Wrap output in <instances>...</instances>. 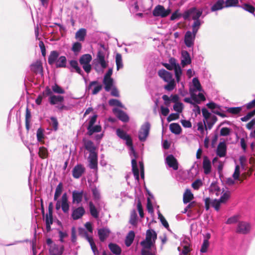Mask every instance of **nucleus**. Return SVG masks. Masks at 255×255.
<instances>
[{
    "mask_svg": "<svg viewBox=\"0 0 255 255\" xmlns=\"http://www.w3.org/2000/svg\"><path fill=\"white\" fill-rule=\"evenodd\" d=\"M113 112L116 114L117 117L122 122H127L129 120V118L127 114L124 111L114 108Z\"/></svg>",
    "mask_w": 255,
    "mask_h": 255,
    "instance_id": "412c9836",
    "label": "nucleus"
},
{
    "mask_svg": "<svg viewBox=\"0 0 255 255\" xmlns=\"http://www.w3.org/2000/svg\"><path fill=\"white\" fill-rule=\"evenodd\" d=\"M245 10L248 11L249 12L254 14L255 11V8L252 5L248 3H244L242 5H240V7Z\"/></svg>",
    "mask_w": 255,
    "mask_h": 255,
    "instance_id": "8fccbe9b",
    "label": "nucleus"
},
{
    "mask_svg": "<svg viewBox=\"0 0 255 255\" xmlns=\"http://www.w3.org/2000/svg\"><path fill=\"white\" fill-rule=\"evenodd\" d=\"M85 213V210L82 206L73 208L71 217L73 220H77L81 219Z\"/></svg>",
    "mask_w": 255,
    "mask_h": 255,
    "instance_id": "9b49d317",
    "label": "nucleus"
},
{
    "mask_svg": "<svg viewBox=\"0 0 255 255\" xmlns=\"http://www.w3.org/2000/svg\"><path fill=\"white\" fill-rule=\"evenodd\" d=\"M86 35V30L84 28L78 30L75 34V38L79 41H83Z\"/></svg>",
    "mask_w": 255,
    "mask_h": 255,
    "instance_id": "4c0bfd02",
    "label": "nucleus"
},
{
    "mask_svg": "<svg viewBox=\"0 0 255 255\" xmlns=\"http://www.w3.org/2000/svg\"><path fill=\"white\" fill-rule=\"evenodd\" d=\"M102 85L97 81H93L90 82L89 84L86 87V91L87 92H91L92 95L97 94L102 89Z\"/></svg>",
    "mask_w": 255,
    "mask_h": 255,
    "instance_id": "1a4fd4ad",
    "label": "nucleus"
},
{
    "mask_svg": "<svg viewBox=\"0 0 255 255\" xmlns=\"http://www.w3.org/2000/svg\"><path fill=\"white\" fill-rule=\"evenodd\" d=\"M170 13L169 10H166L163 6L158 5L154 8L152 13L154 16H161L165 17Z\"/></svg>",
    "mask_w": 255,
    "mask_h": 255,
    "instance_id": "f8f14e48",
    "label": "nucleus"
},
{
    "mask_svg": "<svg viewBox=\"0 0 255 255\" xmlns=\"http://www.w3.org/2000/svg\"><path fill=\"white\" fill-rule=\"evenodd\" d=\"M203 168L204 172L206 175L210 174L211 172V163L210 159L207 156H204L203 157Z\"/></svg>",
    "mask_w": 255,
    "mask_h": 255,
    "instance_id": "a211bd4d",
    "label": "nucleus"
},
{
    "mask_svg": "<svg viewBox=\"0 0 255 255\" xmlns=\"http://www.w3.org/2000/svg\"><path fill=\"white\" fill-rule=\"evenodd\" d=\"M209 245V241L208 239H205L203 241V243L202 245L200 252L203 253H206Z\"/></svg>",
    "mask_w": 255,
    "mask_h": 255,
    "instance_id": "6e6d98bb",
    "label": "nucleus"
},
{
    "mask_svg": "<svg viewBox=\"0 0 255 255\" xmlns=\"http://www.w3.org/2000/svg\"><path fill=\"white\" fill-rule=\"evenodd\" d=\"M92 60V56L89 54H85L82 55L79 58V62L82 66L84 71L89 73L91 70L92 67L90 62Z\"/></svg>",
    "mask_w": 255,
    "mask_h": 255,
    "instance_id": "0eeeda50",
    "label": "nucleus"
},
{
    "mask_svg": "<svg viewBox=\"0 0 255 255\" xmlns=\"http://www.w3.org/2000/svg\"><path fill=\"white\" fill-rule=\"evenodd\" d=\"M51 89L53 92L56 94H63L65 93V90L56 83L51 86Z\"/></svg>",
    "mask_w": 255,
    "mask_h": 255,
    "instance_id": "09e8293b",
    "label": "nucleus"
},
{
    "mask_svg": "<svg viewBox=\"0 0 255 255\" xmlns=\"http://www.w3.org/2000/svg\"><path fill=\"white\" fill-rule=\"evenodd\" d=\"M110 251L114 254L117 255H119L121 254V249L119 246L114 243H110L108 245Z\"/></svg>",
    "mask_w": 255,
    "mask_h": 255,
    "instance_id": "f704fd0d",
    "label": "nucleus"
},
{
    "mask_svg": "<svg viewBox=\"0 0 255 255\" xmlns=\"http://www.w3.org/2000/svg\"><path fill=\"white\" fill-rule=\"evenodd\" d=\"M64 97L61 95H53L49 97L48 101L51 105H54L58 103H62L64 101Z\"/></svg>",
    "mask_w": 255,
    "mask_h": 255,
    "instance_id": "b1692460",
    "label": "nucleus"
},
{
    "mask_svg": "<svg viewBox=\"0 0 255 255\" xmlns=\"http://www.w3.org/2000/svg\"><path fill=\"white\" fill-rule=\"evenodd\" d=\"M178 63L176 62V60L173 57H171L169 60V63H163L162 65L168 70H172L174 69L175 67L177 66Z\"/></svg>",
    "mask_w": 255,
    "mask_h": 255,
    "instance_id": "7c9ffc66",
    "label": "nucleus"
},
{
    "mask_svg": "<svg viewBox=\"0 0 255 255\" xmlns=\"http://www.w3.org/2000/svg\"><path fill=\"white\" fill-rule=\"evenodd\" d=\"M239 219V215H234L228 218L226 223L227 224H232L237 223Z\"/></svg>",
    "mask_w": 255,
    "mask_h": 255,
    "instance_id": "0e129e2a",
    "label": "nucleus"
},
{
    "mask_svg": "<svg viewBox=\"0 0 255 255\" xmlns=\"http://www.w3.org/2000/svg\"><path fill=\"white\" fill-rule=\"evenodd\" d=\"M64 251L63 246H58L54 245L51 246L49 249L50 255H62Z\"/></svg>",
    "mask_w": 255,
    "mask_h": 255,
    "instance_id": "6ab92c4d",
    "label": "nucleus"
},
{
    "mask_svg": "<svg viewBox=\"0 0 255 255\" xmlns=\"http://www.w3.org/2000/svg\"><path fill=\"white\" fill-rule=\"evenodd\" d=\"M242 111V107H231L229 108L227 110V111L233 114H238Z\"/></svg>",
    "mask_w": 255,
    "mask_h": 255,
    "instance_id": "680f3d73",
    "label": "nucleus"
},
{
    "mask_svg": "<svg viewBox=\"0 0 255 255\" xmlns=\"http://www.w3.org/2000/svg\"><path fill=\"white\" fill-rule=\"evenodd\" d=\"M69 64L70 67L74 69L77 73L81 75H83V72L79 66L77 61L75 60H71L69 61Z\"/></svg>",
    "mask_w": 255,
    "mask_h": 255,
    "instance_id": "c9c22d12",
    "label": "nucleus"
},
{
    "mask_svg": "<svg viewBox=\"0 0 255 255\" xmlns=\"http://www.w3.org/2000/svg\"><path fill=\"white\" fill-rule=\"evenodd\" d=\"M84 146L86 150L89 151V154L97 153L96 152V147L94 143L90 140H86L84 141Z\"/></svg>",
    "mask_w": 255,
    "mask_h": 255,
    "instance_id": "a878e982",
    "label": "nucleus"
},
{
    "mask_svg": "<svg viewBox=\"0 0 255 255\" xmlns=\"http://www.w3.org/2000/svg\"><path fill=\"white\" fill-rule=\"evenodd\" d=\"M226 154V145L224 142H220L217 148V154L220 157H224Z\"/></svg>",
    "mask_w": 255,
    "mask_h": 255,
    "instance_id": "bb28decb",
    "label": "nucleus"
},
{
    "mask_svg": "<svg viewBox=\"0 0 255 255\" xmlns=\"http://www.w3.org/2000/svg\"><path fill=\"white\" fill-rule=\"evenodd\" d=\"M137 215L135 210H132L130 213L129 223L133 226L137 224Z\"/></svg>",
    "mask_w": 255,
    "mask_h": 255,
    "instance_id": "de8ad7c7",
    "label": "nucleus"
},
{
    "mask_svg": "<svg viewBox=\"0 0 255 255\" xmlns=\"http://www.w3.org/2000/svg\"><path fill=\"white\" fill-rule=\"evenodd\" d=\"M182 56L183 57V59L181 60V63L183 65L189 64L191 62V60L189 54L187 51H184L182 52Z\"/></svg>",
    "mask_w": 255,
    "mask_h": 255,
    "instance_id": "79ce46f5",
    "label": "nucleus"
},
{
    "mask_svg": "<svg viewBox=\"0 0 255 255\" xmlns=\"http://www.w3.org/2000/svg\"><path fill=\"white\" fill-rule=\"evenodd\" d=\"M91 190L93 194V199L97 203L100 200L101 197L100 191L98 189V188L96 186L93 187L92 188Z\"/></svg>",
    "mask_w": 255,
    "mask_h": 255,
    "instance_id": "a18cd8bd",
    "label": "nucleus"
},
{
    "mask_svg": "<svg viewBox=\"0 0 255 255\" xmlns=\"http://www.w3.org/2000/svg\"><path fill=\"white\" fill-rule=\"evenodd\" d=\"M174 70L176 81L179 83L182 74L181 68L179 64L175 67Z\"/></svg>",
    "mask_w": 255,
    "mask_h": 255,
    "instance_id": "49530a36",
    "label": "nucleus"
},
{
    "mask_svg": "<svg viewBox=\"0 0 255 255\" xmlns=\"http://www.w3.org/2000/svg\"><path fill=\"white\" fill-rule=\"evenodd\" d=\"M224 2L225 7H240L239 5V0H225Z\"/></svg>",
    "mask_w": 255,
    "mask_h": 255,
    "instance_id": "a19ab883",
    "label": "nucleus"
},
{
    "mask_svg": "<svg viewBox=\"0 0 255 255\" xmlns=\"http://www.w3.org/2000/svg\"><path fill=\"white\" fill-rule=\"evenodd\" d=\"M192 83L193 86L195 89H194L195 90V92H196V91H198L199 92L202 91L201 85L197 78H194L192 80Z\"/></svg>",
    "mask_w": 255,
    "mask_h": 255,
    "instance_id": "603ef678",
    "label": "nucleus"
},
{
    "mask_svg": "<svg viewBox=\"0 0 255 255\" xmlns=\"http://www.w3.org/2000/svg\"><path fill=\"white\" fill-rule=\"evenodd\" d=\"M255 115V110H253L249 112L246 116L241 118V120L242 122H247L252 117Z\"/></svg>",
    "mask_w": 255,
    "mask_h": 255,
    "instance_id": "13d9d810",
    "label": "nucleus"
},
{
    "mask_svg": "<svg viewBox=\"0 0 255 255\" xmlns=\"http://www.w3.org/2000/svg\"><path fill=\"white\" fill-rule=\"evenodd\" d=\"M193 198V194L189 189H187L183 194V201L184 204L189 203Z\"/></svg>",
    "mask_w": 255,
    "mask_h": 255,
    "instance_id": "72a5a7b5",
    "label": "nucleus"
},
{
    "mask_svg": "<svg viewBox=\"0 0 255 255\" xmlns=\"http://www.w3.org/2000/svg\"><path fill=\"white\" fill-rule=\"evenodd\" d=\"M85 236L86 240L89 242L94 255H98L99 254V251L97 248L96 244L94 242L93 237L92 236H89L87 233H86Z\"/></svg>",
    "mask_w": 255,
    "mask_h": 255,
    "instance_id": "393cba45",
    "label": "nucleus"
},
{
    "mask_svg": "<svg viewBox=\"0 0 255 255\" xmlns=\"http://www.w3.org/2000/svg\"><path fill=\"white\" fill-rule=\"evenodd\" d=\"M67 59L64 56H59L55 63L56 68H65L66 67Z\"/></svg>",
    "mask_w": 255,
    "mask_h": 255,
    "instance_id": "2f4dec72",
    "label": "nucleus"
},
{
    "mask_svg": "<svg viewBox=\"0 0 255 255\" xmlns=\"http://www.w3.org/2000/svg\"><path fill=\"white\" fill-rule=\"evenodd\" d=\"M38 154L40 157L42 158H46L48 157V152L47 148L45 147H40L39 148Z\"/></svg>",
    "mask_w": 255,
    "mask_h": 255,
    "instance_id": "864d4df0",
    "label": "nucleus"
},
{
    "mask_svg": "<svg viewBox=\"0 0 255 255\" xmlns=\"http://www.w3.org/2000/svg\"><path fill=\"white\" fill-rule=\"evenodd\" d=\"M166 162L167 165L173 168V169L176 170L178 169V163L176 158L172 154L168 155L166 158Z\"/></svg>",
    "mask_w": 255,
    "mask_h": 255,
    "instance_id": "f3484780",
    "label": "nucleus"
},
{
    "mask_svg": "<svg viewBox=\"0 0 255 255\" xmlns=\"http://www.w3.org/2000/svg\"><path fill=\"white\" fill-rule=\"evenodd\" d=\"M116 62L117 65V70H119L123 67L122 55L117 53L116 56Z\"/></svg>",
    "mask_w": 255,
    "mask_h": 255,
    "instance_id": "3c124183",
    "label": "nucleus"
},
{
    "mask_svg": "<svg viewBox=\"0 0 255 255\" xmlns=\"http://www.w3.org/2000/svg\"><path fill=\"white\" fill-rule=\"evenodd\" d=\"M86 169L83 165L78 164L74 166L72 170L73 177L75 179L81 177L85 173Z\"/></svg>",
    "mask_w": 255,
    "mask_h": 255,
    "instance_id": "ddd939ff",
    "label": "nucleus"
},
{
    "mask_svg": "<svg viewBox=\"0 0 255 255\" xmlns=\"http://www.w3.org/2000/svg\"><path fill=\"white\" fill-rule=\"evenodd\" d=\"M203 13L202 8H197L196 7H191L186 10L182 14V17L184 20L192 19L194 20L192 25L196 24V28H200L203 21L199 19Z\"/></svg>",
    "mask_w": 255,
    "mask_h": 255,
    "instance_id": "7ed1b4c3",
    "label": "nucleus"
},
{
    "mask_svg": "<svg viewBox=\"0 0 255 255\" xmlns=\"http://www.w3.org/2000/svg\"><path fill=\"white\" fill-rule=\"evenodd\" d=\"M240 175V166L237 164L235 166L234 172L233 174V177L235 180H239Z\"/></svg>",
    "mask_w": 255,
    "mask_h": 255,
    "instance_id": "052dcab7",
    "label": "nucleus"
},
{
    "mask_svg": "<svg viewBox=\"0 0 255 255\" xmlns=\"http://www.w3.org/2000/svg\"><path fill=\"white\" fill-rule=\"evenodd\" d=\"M158 74L161 79L167 83V85L164 87L165 90L171 91L175 88L176 83L170 72L162 69L158 71Z\"/></svg>",
    "mask_w": 255,
    "mask_h": 255,
    "instance_id": "20e7f679",
    "label": "nucleus"
},
{
    "mask_svg": "<svg viewBox=\"0 0 255 255\" xmlns=\"http://www.w3.org/2000/svg\"><path fill=\"white\" fill-rule=\"evenodd\" d=\"M183 109V105L182 103L180 102L175 103L173 106V110L177 112L178 114L182 112Z\"/></svg>",
    "mask_w": 255,
    "mask_h": 255,
    "instance_id": "4d7b16f0",
    "label": "nucleus"
},
{
    "mask_svg": "<svg viewBox=\"0 0 255 255\" xmlns=\"http://www.w3.org/2000/svg\"><path fill=\"white\" fill-rule=\"evenodd\" d=\"M157 234L153 229H148L146 232L145 239L140 244L142 247L141 255H155L153 249H155V243Z\"/></svg>",
    "mask_w": 255,
    "mask_h": 255,
    "instance_id": "f03ea898",
    "label": "nucleus"
},
{
    "mask_svg": "<svg viewBox=\"0 0 255 255\" xmlns=\"http://www.w3.org/2000/svg\"><path fill=\"white\" fill-rule=\"evenodd\" d=\"M37 141L41 142L44 138L43 130L41 128H39L36 132Z\"/></svg>",
    "mask_w": 255,
    "mask_h": 255,
    "instance_id": "69168bd1",
    "label": "nucleus"
},
{
    "mask_svg": "<svg viewBox=\"0 0 255 255\" xmlns=\"http://www.w3.org/2000/svg\"><path fill=\"white\" fill-rule=\"evenodd\" d=\"M150 125L148 122L145 123L141 126L138 131V138L140 141H144L146 140L148 136Z\"/></svg>",
    "mask_w": 255,
    "mask_h": 255,
    "instance_id": "6e6552de",
    "label": "nucleus"
},
{
    "mask_svg": "<svg viewBox=\"0 0 255 255\" xmlns=\"http://www.w3.org/2000/svg\"><path fill=\"white\" fill-rule=\"evenodd\" d=\"M89 167L92 169L98 170V155L97 153L89 154L88 157Z\"/></svg>",
    "mask_w": 255,
    "mask_h": 255,
    "instance_id": "4468645a",
    "label": "nucleus"
},
{
    "mask_svg": "<svg viewBox=\"0 0 255 255\" xmlns=\"http://www.w3.org/2000/svg\"><path fill=\"white\" fill-rule=\"evenodd\" d=\"M84 195L83 190H74L72 192V203L78 204L81 202Z\"/></svg>",
    "mask_w": 255,
    "mask_h": 255,
    "instance_id": "dca6fc26",
    "label": "nucleus"
},
{
    "mask_svg": "<svg viewBox=\"0 0 255 255\" xmlns=\"http://www.w3.org/2000/svg\"><path fill=\"white\" fill-rule=\"evenodd\" d=\"M111 231L108 228L104 227L98 229V235L101 242H104L109 236Z\"/></svg>",
    "mask_w": 255,
    "mask_h": 255,
    "instance_id": "2eb2a0df",
    "label": "nucleus"
},
{
    "mask_svg": "<svg viewBox=\"0 0 255 255\" xmlns=\"http://www.w3.org/2000/svg\"><path fill=\"white\" fill-rule=\"evenodd\" d=\"M169 129L171 132L175 134H179L181 132L180 126L177 123L171 124L169 126Z\"/></svg>",
    "mask_w": 255,
    "mask_h": 255,
    "instance_id": "e433bc0d",
    "label": "nucleus"
},
{
    "mask_svg": "<svg viewBox=\"0 0 255 255\" xmlns=\"http://www.w3.org/2000/svg\"><path fill=\"white\" fill-rule=\"evenodd\" d=\"M103 82L105 85V90L109 92L113 87V79L112 78H104Z\"/></svg>",
    "mask_w": 255,
    "mask_h": 255,
    "instance_id": "c85d7f7f",
    "label": "nucleus"
},
{
    "mask_svg": "<svg viewBox=\"0 0 255 255\" xmlns=\"http://www.w3.org/2000/svg\"><path fill=\"white\" fill-rule=\"evenodd\" d=\"M162 98L163 100L164 101V103L165 105L168 107L170 106L171 103H172V101H171L170 97H169L168 96L166 95H164L162 96Z\"/></svg>",
    "mask_w": 255,
    "mask_h": 255,
    "instance_id": "774afa93",
    "label": "nucleus"
},
{
    "mask_svg": "<svg viewBox=\"0 0 255 255\" xmlns=\"http://www.w3.org/2000/svg\"><path fill=\"white\" fill-rule=\"evenodd\" d=\"M88 133L89 135H92L94 132H99L101 130V127L100 126L96 125L92 126L90 128L89 127H87Z\"/></svg>",
    "mask_w": 255,
    "mask_h": 255,
    "instance_id": "37998d69",
    "label": "nucleus"
},
{
    "mask_svg": "<svg viewBox=\"0 0 255 255\" xmlns=\"http://www.w3.org/2000/svg\"><path fill=\"white\" fill-rule=\"evenodd\" d=\"M109 104L111 106H117L120 108H124L122 103L118 100L112 99L109 101Z\"/></svg>",
    "mask_w": 255,
    "mask_h": 255,
    "instance_id": "5fc2aeb1",
    "label": "nucleus"
},
{
    "mask_svg": "<svg viewBox=\"0 0 255 255\" xmlns=\"http://www.w3.org/2000/svg\"><path fill=\"white\" fill-rule=\"evenodd\" d=\"M106 54L104 50L98 51L96 58L93 61L95 70L99 72L101 70L105 69L108 66V61L106 60Z\"/></svg>",
    "mask_w": 255,
    "mask_h": 255,
    "instance_id": "39448f33",
    "label": "nucleus"
},
{
    "mask_svg": "<svg viewBox=\"0 0 255 255\" xmlns=\"http://www.w3.org/2000/svg\"><path fill=\"white\" fill-rule=\"evenodd\" d=\"M224 0H218L211 7V11L221 10L225 7Z\"/></svg>",
    "mask_w": 255,
    "mask_h": 255,
    "instance_id": "c756f323",
    "label": "nucleus"
},
{
    "mask_svg": "<svg viewBox=\"0 0 255 255\" xmlns=\"http://www.w3.org/2000/svg\"><path fill=\"white\" fill-rule=\"evenodd\" d=\"M230 196V192L229 191H227L225 193L223 194V195L221 196L219 200L222 203H225L229 199Z\"/></svg>",
    "mask_w": 255,
    "mask_h": 255,
    "instance_id": "e2e57ef3",
    "label": "nucleus"
},
{
    "mask_svg": "<svg viewBox=\"0 0 255 255\" xmlns=\"http://www.w3.org/2000/svg\"><path fill=\"white\" fill-rule=\"evenodd\" d=\"M59 57V53L58 51L56 50L51 51L48 58L49 64L50 65L55 64Z\"/></svg>",
    "mask_w": 255,
    "mask_h": 255,
    "instance_id": "4be33fe9",
    "label": "nucleus"
},
{
    "mask_svg": "<svg viewBox=\"0 0 255 255\" xmlns=\"http://www.w3.org/2000/svg\"><path fill=\"white\" fill-rule=\"evenodd\" d=\"M135 237V233L133 231H130L127 235L125 243L127 247H130L132 244Z\"/></svg>",
    "mask_w": 255,
    "mask_h": 255,
    "instance_id": "cd10ccee",
    "label": "nucleus"
},
{
    "mask_svg": "<svg viewBox=\"0 0 255 255\" xmlns=\"http://www.w3.org/2000/svg\"><path fill=\"white\" fill-rule=\"evenodd\" d=\"M251 230L250 224L247 222L240 221L237 225L236 232L242 234H247L249 233Z\"/></svg>",
    "mask_w": 255,
    "mask_h": 255,
    "instance_id": "9d476101",
    "label": "nucleus"
},
{
    "mask_svg": "<svg viewBox=\"0 0 255 255\" xmlns=\"http://www.w3.org/2000/svg\"><path fill=\"white\" fill-rule=\"evenodd\" d=\"M116 134L120 138L126 141V144L128 146L130 149V155H133L134 158L131 160L132 171L136 180H139V169L137 167V162L135 159L136 152L133 148L132 140L131 137L124 130L121 128H118L116 130Z\"/></svg>",
    "mask_w": 255,
    "mask_h": 255,
    "instance_id": "f257e3e1",
    "label": "nucleus"
},
{
    "mask_svg": "<svg viewBox=\"0 0 255 255\" xmlns=\"http://www.w3.org/2000/svg\"><path fill=\"white\" fill-rule=\"evenodd\" d=\"M196 24L191 25L192 31H187L184 36V43L187 47L190 48L193 46L196 34L199 29L196 28Z\"/></svg>",
    "mask_w": 255,
    "mask_h": 255,
    "instance_id": "423d86ee",
    "label": "nucleus"
},
{
    "mask_svg": "<svg viewBox=\"0 0 255 255\" xmlns=\"http://www.w3.org/2000/svg\"><path fill=\"white\" fill-rule=\"evenodd\" d=\"M63 189V184L60 182L57 186L54 196V200L56 201L58 199L59 197L61 195Z\"/></svg>",
    "mask_w": 255,
    "mask_h": 255,
    "instance_id": "c03bdc74",
    "label": "nucleus"
},
{
    "mask_svg": "<svg viewBox=\"0 0 255 255\" xmlns=\"http://www.w3.org/2000/svg\"><path fill=\"white\" fill-rule=\"evenodd\" d=\"M202 113L203 117H204L203 122L205 126L206 127V122L209 121L210 119H212L213 116H212L211 114L205 108L202 109Z\"/></svg>",
    "mask_w": 255,
    "mask_h": 255,
    "instance_id": "58836bf2",
    "label": "nucleus"
},
{
    "mask_svg": "<svg viewBox=\"0 0 255 255\" xmlns=\"http://www.w3.org/2000/svg\"><path fill=\"white\" fill-rule=\"evenodd\" d=\"M50 120L51 121V125L53 128V129L54 131H56L58 128V122L57 119L55 117H51Z\"/></svg>",
    "mask_w": 255,
    "mask_h": 255,
    "instance_id": "bf43d9fd",
    "label": "nucleus"
},
{
    "mask_svg": "<svg viewBox=\"0 0 255 255\" xmlns=\"http://www.w3.org/2000/svg\"><path fill=\"white\" fill-rule=\"evenodd\" d=\"M89 207L91 216L97 219L99 217V212L92 201L89 202Z\"/></svg>",
    "mask_w": 255,
    "mask_h": 255,
    "instance_id": "473e14b6",
    "label": "nucleus"
},
{
    "mask_svg": "<svg viewBox=\"0 0 255 255\" xmlns=\"http://www.w3.org/2000/svg\"><path fill=\"white\" fill-rule=\"evenodd\" d=\"M82 46L79 42H75L73 43L71 50L74 52L75 55H77L81 51Z\"/></svg>",
    "mask_w": 255,
    "mask_h": 255,
    "instance_id": "ea45409f",
    "label": "nucleus"
},
{
    "mask_svg": "<svg viewBox=\"0 0 255 255\" xmlns=\"http://www.w3.org/2000/svg\"><path fill=\"white\" fill-rule=\"evenodd\" d=\"M31 70L36 74L42 75L43 68L41 62L40 61H36L30 65Z\"/></svg>",
    "mask_w": 255,
    "mask_h": 255,
    "instance_id": "aec40b11",
    "label": "nucleus"
},
{
    "mask_svg": "<svg viewBox=\"0 0 255 255\" xmlns=\"http://www.w3.org/2000/svg\"><path fill=\"white\" fill-rule=\"evenodd\" d=\"M202 185V182L200 179H197L192 184V188L195 190H198Z\"/></svg>",
    "mask_w": 255,
    "mask_h": 255,
    "instance_id": "338daca9",
    "label": "nucleus"
},
{
    "mask_svg": "<svg viewBox=\"0 0 255 255\" xmlns=\"http://www.w3.org/2000/svg\"><path fill=\"white\" fill-rule=\"evenodd\" d=\"M190 92L191 98L194 103L196 104H199L201 101H204L205 100V97L203 94L200 93H199L197 96L198 97H197L196 94L194 93V90H190Z\"/></svg>",
    "mask_w": 255,
    "mask_h": 255,
    "instance_id": "5701e85b",
    "label": "nucleus"
}]
</instances>
